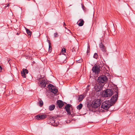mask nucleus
<instances>
[{
	"label": "nucleus",
	"mask_w": 135,
	"mask_h": 135,
	"mask_svg": "<svg viewBox=\"0 0 135 135\" xmlns=\"http://www.w3.org/2000/svg\"><path fill=\"white\" fill-rule=\"evenodd\" d=\"M89 52V51H87V52Z\"/></svg>",
	"instance_id": "nucleus-42"
},
{
	"label": "nucleus",
	"mask_w": 135,
	"mask_h": 135,
	"mask_svg": "<svg viewBox=\"0 0 135 135\" xmlns=\"http://www.w3.org/2000/svg\"><path fill=\"white\" fill-rule=\"evenodd\" d=\"M65 31L66 32V33H68L70 32V31L68 29H66L65 30Z\"/></svg>",
	"instance_id": "nucleus-27"
},
{
	"label": "nucleus",
	"mask_w": 135,
	"mask_h": 135,
	"mask_svg": "<svg viewBox=\"0 0 135 135\" xmlns=\"http://www.w3.org/2000/svg\"><path fill=\"white\" fill-rule=\"evenodd\" d=\"M53 121H54V123H55V120H53Z\"/></svg>",
	"instance_id": "nucleus-38"
},
{
	"label": "nucleus",
	"mask_w": 135,
	"mask_h": 135,
	"mask_svg": "<svg viewBox=\"0 0 135 135\" xmlns=\"http://www.w3.org/2000/svg\"><path fill=\"white\" fill-rule=\"evenodd\" d=\"M48 86L49 89L50 90H51L55 88L54 86L51 84H50Z\"/></svg>",
	"instance_id": "nucleus-16"
},
{
	"label": "nucleus",
	"mask_w": 135,
	"mask_h": 135,
	"mask_svg": "<svg viewBox=\"0 0 135 135\" xmlns=\"http://www.w3.org/2000/svg\"><path fill=\"white\" fill-rule=\"evenodd\" d=\"M78 63H81L82 62V60H78L76 61Z\"/></svg>",
	"instance_id": "nucleus-31"
},
{
	"label": "nucleus",
	"mask_w": 135,
	"mask_h": 135,
	"mask_svg": "<svg viewBox=\"0 0 135 135\" xmlns=\"http://www.w3.org/2000/svg\"><path fill=\"white\" fill-rule=\"evenodd\" d=\"M64 26H66V25L65 24V22H64Z\"/></svg>",
	"instance_id": "nucleus-35"
},
{
	"label": "nucleus",
	"mask_w": 135,
	"mask_h": 135,
	"mask_svg": "<svg viewBox=\"0 0 135 135\" xmlns=\"http://www.w3.org/2000/svg\"><path fill=\"white\" fill-rule=\"evenodd\" d=\"M26 30L27 33L28 35V36H31V34L32 33V32L31 31L29 30L27 28H26Z\"/></svg>",
	"instance_id": "nucleus-17"
},
{
	"label": "nucleus",
	"mask_w": 135,
	"mask_h": 135,
	"mask_svg": "<svg viewBox=\"0 0 135 135\" xmlns=\"http://www.w3.org/2000/svg\"><path fill=\"white\" fill-rule=\"evenodd\" d=\"M17 35H19V33H17Z\"/></svg>",
	"instance_id": "nucleus-36"
},
{
	"label": "nucleus",
	"mask_w": 135,
	"mask_h": 135,
	"mask_svg": "<svg viewBox=\"0 0 135 135\" xmlns=\"http://www.w3.org/2000/svg\"><path fill=\"white\" fill-rule=\"evenodd\" d=\"M9 61V60H8V62Z\"/></svg>",
	"instance_id": "nucleus-40"
},
{
	"label": "nucleus",
	"mask_w": 135,
	"mask_h": 135,
	"mask_svg": "<svg viewBox=\"0 0 135 135\" xmlns=\"http://www.w3.org/2000/svg\"><path fill=\"white\" fill-rule=\"evenodd\" d=\"M55 107V105L52 104L50 105L49 107V110L50 111L53 110Z\"/></svg>",
	"instance_id": "nucleus-15"
},
{
	"label": "nucleus",
	"mask_w": 135,
	"mask_h": 135,
	"mask_svg": "<svg viewBox=\"0 0 135 135\" xmlns=\"http://www.w3.org/2000/svg\"><path fill=\"white\" fill-rule=\"evenodd\" d=\"M98 54L97 53H95L93 56V57L96 59H97L98 57Z\"/></svg>",
	"instance_id": "nucleus-24"
},
{
	"label": "nucleus",
	"mask_w": 135,
	"mask_h": 135,
	"mask_svg": "<svg viewBox=\"0 0 135 135\" xmlns=\"http://www.w3.org/2000/svg\"><path fill=\"white\" fill-rule=\"evenodd\" d=\"M113 90L116 93L112 97L110 101V103L112 105L115 104L118 98V90L117 87L116 88L113 89Z\"/></svg>",
	"instance_id": "nucleus-1"
},
{
	"label": "nucleus",
	"mask_w": 135,
	"mask_h": 135,
	"mask_svg": "<svg viewBox=\"0 0 135 135\" xmlns=\"http://www.w3.org/2000/svg\"><path fill=\"white\" fill-rule=\"evenodd\" d=\"M36 118L38 120H43L47 117V116L45 114L41 115H37L35 116Z\"/></svg>",
	"instance_id": "nucleus-8"
},
{
	"label": "nucleus",
	"mask_w": 135,
	"mask_h": 135,
	"mask_svg": "<svg viewBox=\"0 0 135 135\" xmlns=\"http://www.w3.org/2000/svg\"><path fill=\"white\" fill-rule=\"evenodd\" d=\"M77 50L78 49H76V48L75 49V48H74L72 50L73 52H74V51H77Z\"/></svg>",
	"instance_id": "nucleus-28"
},
{
	"label": "nucleus",
	"mask_w": 135,
	"mask_h": 135,
	"mask_svg": "<svg viewBox=\"0 0 135 135\" xmlns=\"http://www.w3.org/2000/svg\"><path fill=\"white\" fill-rule=\"evenodd\" d=\"M86 94L85 93H83L82 94L78 96V100L79 102L82 101L84 98L86 96Z\"/></svg>",
	"instance_id": "nucleus-9"
},
{
	"label": "nucleus",
	"mask_w": 135,
	"mask_h": 135,
	"mask_svg": "<svg viewBox=\"0 0 135 135\" xmlns=\"http://www.w3.org/2000/svg\"><path fill=\"white\" fill-rule=\"evenodd\" d=\"M9 4H6L4 6V8H6V7H8L9 6Z\"/></svg>",
	"instance_id": "nucleus-33"
},
{
	"label": "nucleus",
	"mask_w": 135,
	"mask_h": 135,
	"mask_svg": "<svg viewBox=\"0 0 135 135\" xmlns=\"http://www.w3.org/2000/svg\"><path fill=\"white\" fill-rule=\"evenodd\" d=\"M22 71L27 74H28V70L26 69H22Z\"/></svg>",
	"instance_id": "nucleus-23"
},
{
	"label": "nucleus",
	"mask_w": 135,
	"mask_h": 135,
	"mask_svg": "<svg viewBox=\"0 0 135 135\" xmlns=\"http://www.w3.org/2000/svg\"><path fill=\"white\" fill-rule=\"evenodd\" d=\"M99 47L102 51L103 52L106 51V49L105 48V46L103 44L102 42L100 43L99 44Z\"/></svg>",
	"instance_id": "nucleus-12"
},
{
	"label": "nucleus",
	"mask_w": 135,
	"mask_h": 135,
	"mask_svg": "<svg viewBox=\"0 0 135 135\" xmlns=\"http://www.w3.org/2000/svg\"><path fill=\"white\" fill-rule=\"evenodd\" d=\"M89 52V51H87V52Z\"/></svg>",
	"instance_id": "nucleus-41"
},
{
	"label": "nucleus",
	"mask_w": 135,
	"mask_h": 135,
	"mask_svg": "<svg viewBox=\"0 0 135 135\" xmlns=\"http://www.w3.org/2000/svg\"><path fill=\"white\" fill-rule=\"evenodd\" d=\"M41 76L40 75H39L38 76V77H37V79L38 80H40V79H41Z\"/></svg>",
	"instance_id": "nucleus-29"
},
{
	"label": "nucleus",
	"mask_w": 135,
	"mask_h": 135,
	"mask_svg": "<svg viewBox=\"0 0 135 135\" xmlns=\"http://www.w3.org/2000/svg\"><path fill=\"white\" fill-rule=\"evenodd\" d=\"M102 94L105 97H110L113 94V91L110 89H107L105 91H103Z\"/></svg>",
	"instance_id": "nucleus-4"
},
{
	"label": "nucleus",
	"mask_w": 135,
	"mask_h": 135,
	"mask_svg": "<svg viewBox=\"0 0 135 135\" xmlns=\"http://www.w3.org/2000/svg\"><path fill=\"white\" fill-rule=\"evenodd\" d=\"M83 106V105L82 104L80 103V104H79V105H78L77 106L76 108L78 109L79 110L82 108Z\"/></svg>",
	"instance_id": "nucleus-19"
},
{
	"label": "nucleus",
	"mask_w": 135,
	"mask_h": 135,
	"mask_svg": "<svg viewBox=\"0 0 135 135\" xmlns=\"http://www.w3.org/2000/svg\"><path fill=\"white\" fill-rule=\"evenodd\" d=\"M47 84V82L44 80H42L41 81L39 85L42 88H44L46 86Z\"/></svg>",
	"instance_id": "nucleus-10"
},
{
	"label": "nucleus",
	"mask_w": 135,
	"mask_h": 135,
	"mask_svg": "<svg viewBox=\"0 0 135 135\" xmlns=\"http://www.w3.org/2000/svg\"><path fill=\"white\" fill-rule=\"evenodd\" d=\"M66 62V61H65V60L64 61V62H63V63H64V62Z\"/></svg>",
	"instance_id": "nucleus-37"
},
{
	"label": "nucleus",
	"mask_w": 135,
	"mask_h": 135,
	"mask_svg": "<svg viewBox=\"0 0 135 135\" xmlns=\"http://www.w3.org/2000/svg\"><path fill=\"white\" fill-rule=\"evenodd\" d=\"M39 102L38 103V104H39V105L41 107L42 105H43V103L42 100L40 99L39 100Z\"/></svg>",
	"instance_id": "nucleus-18"
},
{
	"label": "nucleus",
	"mask_w": 135,
	"mask_h": 135,
	"mask_svg": "<svg viewBox=\"0 0 135 135\" xmlns=\"http://www.w3.org/2000/svg\"><path fill=\"white\" fill-rule=\"evenodd\" d=\"M57 105L60 108H62L64 104L62 101L61 100H59L57 102Z\"/></svg>",
	"instance_id": "nucleus-11"
},
{
	"label": "nucleus",
	"mask_w": 135,
	"mask_h": 135,
	"mask_svg": "<svg viewBox=\"0 0 135 135\" xmlns=\"http://www.w3.org/2000/svg\"><path fill=\"white\" fill-rule=\"evenodd\" d=\"M92 70L93 72L97 74L100 71V66L99 65H97L93 67Z\"/></svg>",
	"instance_id": "nucleus-6"
},
{
	"label": "nucleus",
	"mask_w": 135,
	"mask_h": 135,
	"mask_svg": "<svg viewBox=\"0 0 135 135\" xmlns=\"http://www.w3.org/2000/svg\"><path fill=\"white\" fill-rule=\"evenodd\" d=\"M47 41L49 43V48H51V43H50V41L49 40L47 39Z\"/></svg>",
	"instance_id": "nucleus-25"
},
{
	"label": "nucleus",
	"mask_w": 135,
	"mask_h": 135,
	"mask_svg": "<svg viewBox=\"0 0 135 135\" xmlns=\"http://www.w3.org/2000/svg\"><path fill=\"white\" fill-rule=\"evenodd\" d=\"M52 47H51V48H49V52H51V51H52Z\"/></svg>",
	"instance_id": "nucleus-32"
},
{
	"label": "nucleus",
	"mask_w": 135,
	"mask_h": 135,
	"mask_svg": "<svg viewBox=\"0 0 135 135\" xmlns=\"http://www.w3.org/2000/svg\"><path fill=\"white\" fill-rule=\"evenodd\" d=\"M95 90L97 92L101 90V87L99 85H98L95 86Z\"/></svg>",
	"instance_id": "nucleus-13"
},
{
	"label": "nucleus",
	"mask_w": 135,
	"mask_h": 135,
	"mask_svg": "<svg viewBox=\"0 0 135 135\" xmlns=\"http://www.w3.org/2000/svg\"><path fill=\"white\" fill-rule=\"evenodd\" d=\"M51 91L55 94H56L57 93L58 90L56 88H55L54 89L51 90Z\"/></svg>",
	"instance_id": "nucleus-21"
},
{
	"label": "nucleus",
	"mask_w": 135,
	"mask_h": 135,
	"mask_svg": "<svg viewBox=\"0 0 135 135\" xmlns=\"http://www.w3.org/2000/svg\"><path fill=\"white\" fill-rule=\"evenodd\" d=\"M82 6H83V5H82ZM84 7V6H82V7H83V9Z\"/></svg>",
	"instance_id": "nucleus-39"
},
{
	"label": "nucleus",
	"mask_w": 135,
	"mask_h": 135,
	"mask_svg": "<svg viewBox=\"0 0 135 135\" xmlns=\"http://www.w3.org/2000/svg\"><path fill=\"white\" fill-rule=\"evenodd\" d=\"M100 100H95L92 102L91 105L93 108H98L100 105Z\"/></svg>",
	"instance_id": "nucleus-3"
},
{
	"label": "nucleus",
	"mask_w": 135,
	"mask_h": 135,
	"mask_svg": "<svg viewBox=\"0 0 135 135\" xmlns=\"http://www.w3.org/2000/svg\"><path fill=\"white\" fill-rule=\"evenodd\" d=\"M54 36L55 37H57L58 36V34L57 32H56L54 33Z\"/></svg>",
	"instance_id": "nucleus-30"
},
{
	"label": "nucleus",
	"mask_w": 135,
	"mask_h": 135,
	"mask_svg": "<svg viewBox=\"0 0 135 135\" xmlns=\"http://www.w3.org/2000/svg\"><path fill=\"white\" fill-rule=\"evenodd\" d=\"M62 51L63 53H65L66 52V49L64 48L62 49Z\"/></svg>",
	"instance_id": "nucleus-26"
},
{
	"label": "nucleus",
	"mask_w": 135,
	"mask_h": 135,
	"mask_svg": "<svg viewBox=\"0 0 135 135\" xmlns=\"http://www.w3.org/2000/svg\"><path fill=\"white\" fill-rule=\"evenodd\" d=\"M2 68L1 66L0 65V72H1L2 71Z\"/></svg>",
	"instance_id": "nucleus-34"
},
{
	"label": "nucleus",
	"mask_w": 135,
	"mask_h": 135,
	"mask_svg": "<svg viewBox=\"0 0 135 135\" xmlns=\"http://www.w3.org/2000/svg\"><path fill=\"white\" fill-rule=\"evenodd\" d=\"M71 106V105L68 104L65 106V109L67 112L68 114L69 115H71V116L73 117V115L71 114L70 110V108Z\"/></svg>",
	"instance_id": "nucleus-7"
},
{
	"label": "nucleus",
	"mask_w": 135,
	"mask_h": 135,
	"mask_svg": "<svg viewBox=\"0 0 135 135\" xmlns=\"http://www.w3.org/2000/svg\"><path fill=\"white\" fill-rule=\"evenodd\" d=\"M108 80L107 77L103 75L98 78L97 81L101 84L105 82Z\"/></svg>",
	"instance_id": "nucleus-5"
},
{
	"label": "nucleus",
	"mask_w": 135,
	"mask_h": 135,
	"mask_svg": "<svg viewBox=\"0 0 135 135\" xmlns=\"http://www.w3.org/2000/svg\"><path fill=\"white\" fill-rule=\"evenodd\" d=\"M79 23L78 24V25L80 26H81L83 25L84 22L83 20L82 19H80L79 20Z\"/></svg>",
	"instance_id": "nucleus-14"
},
{
	"label": "nucleus",
	"mask_w": 135,
	"mask_h": 135,
	"mask_svg": "<svg viewBox=\"0 0 135 135\" xmlns=\"http://www.w3.org/2000/svg\"><path fill=\"white\" fill-rule=\"evenodd\" d=\"M21 75L24 78H26V73H25L24 71H21Z\"/></svg>",
	"instance_id": "nucleus-22"
},
{
	"label": "nucleus",
	"mask_w": 135,
	"mask_h": 135,
	"mask_svg": "<svg viewBox=\"0 0 135 135\" xmlns=\"http://www.w3.org/2000/svg\"><path fill=\"white\" fill-rule=\"evenodd\" d=\"M112 105L110 103V101L107 100L102 103L101 108L103 109L107 110Z\"/></svg>",
	"instance_id": "nucleus-2"
},
{
	"label": "nucleus",
	"mask_w": 135,
	"mask_h": 135,
	"mask_svg": "<svg viewBox=\"0 0 135 135\" xmlns=\"http://www.w3.org/2000/svg\"><path fill=\"white\" fill-rule=\"evenodd\" d=\"M51 91L55 94H56L57 93L58 90L56 88H55L54 89L51 90Z\"/></svg>",
	"instance_id": "nucleus-20"
}]
</instances>
